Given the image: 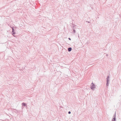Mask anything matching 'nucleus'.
I'll list each match as a JSON object with an SVG mask.
<instances>
[{
	"label": "nucleus",
	"instance_id": "f257e3e1",
	"mask_svg": "<svg viewBox=\"0 0 121 121\" xmlns=\"http://www.w3.org/2000/svg\"><path fill=\"white\" fill-rule=\"evenodd\" d=\"M91 89L93 90L95 88V86L94 84L92 82L91 85Z\"/></svg>",
	"mask_w": 121,
	"mask_h": 121
},
{
	"label": "nucleus",
	"instance_id": "f03ea898",
	"mask_svg": "<svg viewBox=\"0 0 121 121\" xmlns=\"http://www.w3.org/2000/svg\"><path fill=\"white\" fill-rule=\"evenodd\" d=\"M115 116H116V113H115V114H114V115L113 116V118L112 119V121H115V120H116Z\"/></svg>",
	"mask_w": 121,
	"mask_h": 121
},
{
	"label": "nucleus",
	"instance_id": "7ed1b4c3",
	"mask_svg": "<svg viewBox=\"0 0 121 121\" xmlns=\"http://www.w3.org/2000/svg\"><path fill=\"white\" fill-rule=\"evenodd\" d=\"M109 76H107V78H106V82H108L109 81Z\"/></svg>",
	"mask_w": 121,
	"mask_h": 121
},
{
	"label": "nucleus",
	"instance_id": "20e7f679",
	"mask_svg": "<svg viewBox=\"0 0 121 121\" xmlns=\"http://www.w3.org/2000/svg\"><path fill=\"white\" fill-rule=\"evenodd\" d=\"M72 48H68V50L70 52L71 51Z\"/></svg>",
	"mask_w": 121,
	"mask_h": 121
},
{
	"label": "nucleus",
	"instance_id": "39448f33",
	"mask_svg": "<svg viewBox=\"0 0 121 121\" xmlns=\"http://www.w3.org/2000/svg\"><path fill=\"white\" fill-rule=\"evenodd\" d=\"M108 84H109L108 82H106V86H108Z\"/></svg>",
	"mask_w": 121,
	"mask_h": 121
},
{
	"label": "nucleus",
	"instance_id": "423d86ee",
	"mask_svg": "<svg viewBox=\"0 0 121 121\" xmlns=\"http://www.w3.org/2000/svg\"><path fill=\"white\" fill-rule=\"evenodd\" d=\"M22 105H23L25 106L26 104L25 103H23L22 104Z\"/></svg>",
	"mask_w": 121,
	"mask_h": 121
},
{
	"label": "nucleus",
	"instance_id": "0eeeda50",
	"mask_svg": "<svg viewBox=\"0 0 121 121\" xmlns=\"http://www.w3.org/2000/svg\"><path fill=\"white\" fill-rule=\"evenodd\" d=\"M70 113H71V112L70 111H69L68 112V113L69 114H70Z\"/></svg>",
	"mask_w": 121,
	"mask_h": 121
},
{
	"label": "nucleus",
	"instance_id": "6e6552de",
	"mask_svg": "<svg viewBox=\"0 0 121 121\" xmlns=\"http://www.w3.org/2000/svg\"><path fill=\"white\" fill-rule=\"evenodd\" d=\"M69 39L70 40H71V39L69 38Z\"/></svg>",
	"mask_w": 121,
	"mask_h": 121
},
{
	"label": "nucleus",
	"instance_id": "1a4fd4ad",
	"mask_svg": "<svg viewBox=\"0 0 121 121\" xmlns=\"http://www.w3.org/2000/svg\"><path fill=\"white\" fill-rule=\"evenodd\" d=\"M88 23H89L90 22H87Z\"/></svg>",
	"mask_w": 121,
	"mask_h": 121
}]
</instances>
